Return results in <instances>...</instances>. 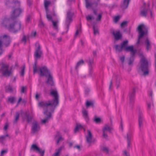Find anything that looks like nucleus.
<instances>
[{
	"mask_svg": "<svg viewBox=\"0 0 156 156\" xmlns=\"http://www.w3.org/2000/svg\"><path fill=\"white\" fill-rule=\"evenodd\" d=\"M20 8L16 9L14 10L10 18L5 17L3 20L2 25L6 28L9 31L16 33L20 30L21 23L20 21L16 20L21 12Z\"/></svg>",
	"mask_w": 156,
	"mask_h": 156,
	"instance_id": "1",
	"label": "nucleus"
},
{
	"mask_svg": "<svg viewBox=\"0 0 156 156\" xmlns=\"http://www.w3.org/2000/svg\"><path fill=\"white\" fill-rule=\"evenodd\" d=\"M50 95L54 97L51 100L41 101L38 104V106L44 109H49L51 112H54L56 107L59 104V96L56 90H51Z\"/></svg>",
	"mask_w": 156,
	"mask_h": 156,
	"instance_id": "2",
	"label": "nucleus"
},
{
	"mask_svg": "<svg viewBox=\"0 0 156 156\" xmlns=\"http://www.w3.org/2000/svg\"><path fill=\"white\" fill-rule=\"evenodd\" d=\"M40 75L41 76H45L47 78L46 83L51 86L54 85L53 77L50 74V72L47 67L43 66L39 68Z\"/></svg>",
	"mask_w": 156,
	"mask_h": 156,
	"instance_id": "3",
	"label": "nucleus"
},
{
	"mask_svg": "<svg viewBox=\"0 0 156 156\" xmlns=\"http://www.w3.org/2000/svg\"><path fill=\"white\" fill-rule=\"evenodd\" d=\"M0 71L2 75L6 77L9 76L12 73V67H9V64L6 62L2 61L0 63Z\"/></svg>",
	"mask_w": 156,
	"mask_h": 156,
	"instance_id": "4",
	"label": "nucleus"
},
{
	"mask_svg": "<svg viewBox=\"0 0 156 156\" xmlns=\"http://www.w3.org/2000/svg\"><path fill=\"white\" fill-rule=\"evenodd\" d=\"M10 42V38L9 35L6 34H2L0 35V56L2 54L4 51L2 48L3 47H8Z\"/></svg>",
	"mask_w": 156,
	"mask_h": 156,
	"instance_id": "5",
	"label": "nucleus"
},
{
	"mask_svg": "<svg viewBox=\"0 0 156 156\" xmlns=\"http://www.w3.org/2000/svg\"><path fill=\"white\" fill-rule=\"evenodd\" d=\"M139 55L141 58L140 60V66L139 69L143 72L144 75H147L148 73V62L144 57L143 54L140 53Z\"/></svg>",
	"mask_w": 156,
	"mask_h": 156,
	"instance_id": "6",
	"label": "nucleus"
},
{
	"mask_svg": "<svg viewBox=\"0 0 156 156\" xmlns=\"http://www.w3.org/2000/svg\"><path fill=\"white\" fill-rule=\"evenodd\" d=\"M93 57H89L88 59L86 60L87 63L88 67L89 75L92 76L94 71V68L95 66V62H94V58L97 57V53L95 51H93L92 52Z\"/></svg>",
	"mask_w": 156,
	"mask_h": 156,
	"instance_id": "7",
	"label": "nucleus"
},
{
	"mask_svg": "<svg viewBox=\"0 0 156 156\" xmlns=\"http://www.w3.org/2000/svg\"><path fill=\"white\" fill-rule=\"evenodd\" d=\"M137 30L139 35L137 44H138L140 43V39L144 36V34H147L148 29L147 27L144 24H141L138 26Z\"/></svg>",
	"mask_w": 156,
	"mask_h": 156,
	"instance_id": "8",
	"label": "nucleus"
},
{
	"mask_svg": "<svg viewBox=\"0 0 156 156\" xmlns=\"http://www.w3.org/2000/svg\"><path fill=\"white\" fill-rule=\"evenodd\" d=\"M73 13L71 12L70 11H69L67 12L65 22V25L66 26V28L67 30L66 32L68 31L70 24L73 21Z\"/></svg>",
	"mask_w": 156,
	"mask_h": 156,
	"instance_id": "9",
	"label": "nucleus"
},
{
	"mask_svg": "<svg viewBox=\"0 0 156 156\" xmlns=\"http://www.w3.org/2000/svg\"><path fill=\"white\" fill-rule=\"evenodd\" d=\"M144 119L142 112L141 111H139L138 114V123L139 129L141 132L144 126Z\"/></svg>",
	"mask_w": 156,
	"mask_h": 156,
	"instance_id": "10",
	"label": "nucleus"
},
{
	"mask_svg": "<svg viewBox=\"0 0 156 156\" xmlns=\"http://www.w3.org/2000/svg\"><path fill=\"white\" fill-rule=\"evenodd\" d=\"M128 41L127 40L123 41L121 44L120 45H116L115 47L116 51L119 52H121L123 49L125 50V48L127 46Z\"/></svg>",
	"mask_w": 156,
	"mask_h": 156,
	"instance_id": "11",
	"label": "nucleus"
},
{
	"mask_svg": "<svg viewBox=\"0 0 156 156\" xmlns=\"http://www.w3.org/2000/svg\"><path fill=\"white\" fill-rule=\"evenodd\" d=\"M11 2L8 1L5 2V4L8 6L13 8L19 7L20 6V2L17 0H10Z\"/></svg>",
	"mask_w": 156,
	"mask_h": 156,
	"instance_id": "12",
	"label": "nucleus"
},
{
	"mask_svg": "<svg viewBox=\"0 0 156 156\" xmlns=\"http://www.w3.org/2000/svg\"><path fill=\"white\" fill-rule=\"evenodd\" d=\"M112 128L108 124L105 125L102 129L103 137L107 139L108 136L107 134V132L108 131L110 133L111 132V131L112 129Z\"/></svg>",
	"mask_w": 156,
	"mask_h": 156,
	"instance_id": "13",
	"label": "nucleus"
},
{
	"mask_svg": "<svg viewBox=\"0 0 156 156\" xmlns=\"http://www.w3.org/2000/svg\"><path fill=\"white\" fill-rule=\"evenodd\" d=\"M43 109L44 110V114L46 115V118L45 119H43L42 120V122L43 123H45L51 117V113L53 112H51V111L49 109L46 110Z\"/></svg>",
	"mask_w": 156,
	"mask_h": 156,
	"instance_id": "14",
	"label": "nucleus"
},
{
	"mask_svg": "<svg viewBox=\"0 0 156 156\" xmlns=\"http://www.w3.org/2000/svg\"><path fill=\"white\" fill-rule=\"evenodd\" d=\"M136 92V90L135 88H133L129 93V102L131 104H133L134 101V99Z\"/></svg>",
	"mask_w": 156,
	"mask_h": 156,
	"instance_id": "15",
	"label": "nucleus"
},
{
	"mask_svg": "<svg viewBox=\"0 0 156 156\" xmlns=\"http://www.w3.org/2000/svg\"><path fill=\"white\" fill-rule=\"evenodd\" d=\"M40 129V127L36 121L33 122L32 124L31 130L33 133L39 131Z\"/></svg>",
	"mask_w": 156,
	"mask_h": 156,
	"instance_id": "16",
	"label": "nucleus"
},
{
	"mask_svg": "<svg viewBox=\"0 0 156 156\" xmlns=\"http://www.w3.org/2000/svg\"><path fill=\"white\" fill-rule=\"evenodd\" d=\"M42 54V51L41 50L40 46L38 44L37 48L35 49L34 55L36 58H40L41 57Z\"/></svg>",
	"mask_w": 156,
	"mask_h": 156,
	"instance_id": "17",
	"label": "nucleus"
},
{
	"mask_svg": "<svg viewBox=\"0 0 156 156\" xmlns=\"http://www.w3.org/2000/svg\"><path fill=\"white\" fill-rule=\"evenodd\" d=\"M92 137L93 136L90 131L89 130H87V134L86 136V137L87 142L89 146H90L92 142H94V141H92Z\"/></svg>",
	"mask_w": 156,
	"mask_h": 156,
	"instance_id": "18",
	"label": "nucleus"
},
{
	"mask_svg": "<svg viewBox=\"0 0 156 156\" xmlns=\"http://www.w3.org/2000/svg\"><path fill=\"white\" fill-rule=\"evenodd\" d=\"M146 4L144 3L143 7L141 8L140 14L141 16L144 17L147 16L148 9L145 8Z\"/></svg>",
	"mask_w": 156,
	"mask_h": 156,
	"instance_id": "19",
	"label": "nucleus"
},
{
	"mask_svg": "<svg viewBox=\"0 0 156 156\" xmlns=\"http://www.w3.org/2000/svg\"><path fill=\"white\" fill-rule=\"evenodd\" d=\"M124 50L126 51L130 52L131 55L132 56L134 55L136 51V50L134 49L133 46H127Z\"/></svg>",
	"mask_w": 156,
	"mask_h": 156,
	"instance_id": "20",
	"label": "nucleus"
},
{
	"mask_svg": "<svg viewBox=\"0 0 156 156\" xmlns=\"http://www.w3.org/2000/svg\"><path fill=\"white\" fill-rule=\"evenodd\" d=\"M32 117L30 116L29 113L26 112L23 113L22 116V119L23 121L25 119H27L28 123L31 122L32 119Z\"/></svg>",
	"mask_w": 156,
	"mask_h": 156,
	"instance_id": "21",
	"label": "nucleus"
},
{
	"mask_svg": "<svg viewBox=\"0 0 156 156\" xmlns=\"http://www.w3.org/2000/svg\"><path fill=\"white\" fill-rule=\"evenodd\" d=\"M130 0H124L121 3L120 7L122 9H127L129 5V3Z\"/></svg>",
	"mask_w": 156,
	"mask_h": 156,
	"instance_id": "22",
	"label": "nucleus"
},
{
	"mask_svg": "<svg viewBox=\"0 0 156 156\" xmlns=\"http://www.w3.org/2000/svg\"><path fill=\"white\" fill-rule=\"evenodd\" d=\"M112 34L114 35L115 39L116 40H119L122 37V35L119 30L116 32H113Z\"/></svg>",
	"mask_w": 156,
	"mask_h": 156,
	"instance_id": "23",
	"label": "nucleus"
},
{
	"mask_svg": "<svg viewBox=\"0 0 156 156\" xmlns=\"http://www.w3.org/2000/svg\"><path fill=\"white\" fill-rule=\"evenodd\" d=\"M132 138V134L131 132H129L127 133V147H130L131 143V140Z\"/></svg>",
	"mask_w": 156,
	"mask_h": 156,
	"instance_id": "24",
	"label": "nucleus"
},
{
	"mask_svg": "<svg viewBox=\"0 0 156 156\" xmlns=\"http://www.w3.org/2000/svg\"><path fill=\"white\" fill-rule=\"evenodd\" d=\"M82 112L83 117L86 121H87L89 120L87 111L85 109H84L82 110Z\"/></svg>",
	"mask_w": 156,
	"mask_h": 156,
	"instance_id": "25",
	"label": "nucleus"
},
{
	"mask_svg": "<svg viewBox=\"0 0 156 156\" xmlns=\"http://www.w3.org/2000/svg\"><path fill=\"white\" fill-rule=\"evenodd\" d=\"M145 43L146 45V49L147 51H148L151 48V42L150 41L149 39L147 38L145 41Z\"/></svg>",
	"mask_w": 156,
	"mask_h": 156,
	"instance_id": "26",
	"label": "nucleus"
},
{
	"mask_svg": "<svg viewBox=\"0 0 156 156\" xmlns=\"http://www.w3.org/2000/svg\"><path fill=\"white\" fill-rule=\"evenodd\" d=\"M101 150L102 151L106 153V154H109V148L108 147L105 146H103L101 147Z\"/></svg>",
	"mask_w": 156,
	"mask_h": 156,
	"instance_id": "27",
	"label": "nucleus"
},
{
	"mask_svg": "<svg viewBox=\"0 0 156 156\" xmlns=\"http://www.w3.org/2000/svg\"><path fill=\"white\" fill-rule=\"evenodd\" d=\"M30 149L31 150L37 151L39 150V148L36 144H33L32 145Z\"/></svg>",
	"mask_w": 156,
	"mask_h": 156,
	"instance_id": "28",
	"label": "nucleus"
},
{
	"mask_svg": "<svg viewBox=\"0 0 156 156\" xmlns=\"http://www.w3.org/2000/svg\"><path fill=\"white\" fill-rule=\"evenodd\" d=\"M62 147H60L58 149H56L55 151H56L52 156H59V153L62 150Z\"/></svg>",
	"mask_w": 156,
	"mask_h": 156,
	"instance_id": "29",
	"label": "nucleus"
},
{
	"mask_svg": "<svg viewBox=\"0 0 156 156\" xmlns=\"http://www.w3.org/2000/svg\"><path fill=\"white\" fill-rule=\"evenodd\" d=\"M83 128V127L81 125L77 124L74 130V132L76 133L78 131L79 129H82Z\"/></svg>",
	"mask_w": 156,
	"mask_h": 156,
	"instance_id": "30",
	"label": "nucleus"
},
{
	"mask_svg": "<svg viewBox=\"0 0 156 156\" xmlns=\"http://www.w3.org/2000/svg\"><path fill=\"white\" fill-rule=\"evenodd\" d=\"M16 98L14 97H9L8 98V101L11 103L13 104L15 101Z\"/></svg>",
	"mask_w": 156,
	"mask_h": 156,
	"instance_id": "31",
	"label": "nucleus"
},
{
	"mask_svg": "<svg viewBox=\"0 0 156 156\" xmlns=\"http://www.w3.org/2000/svg\"><path fill=\"white\" fill-rule=\"evenodd\" d=\"M6 92L12 93L13 92V89L12 87L10 86H6Z\"/></svg>",
	"mask_w": 156,
	"mask_h": 156,
	"instance_id": "32",
	"label": "nucleus"
},
{
	"mask_svg": "<svg viewBox=\"0 0 156 156\" xmlns=\"http://www.w3.org/2000/svg\"><path fill=\"white\" fill-rule=\"evenodd\" d=\"M9 136L8 134L2 136H0V142L2 143H3V141L5 140L6 138Z\"/></svg>",
	"mask_w": 156,
	"mask_h": 156,
	"instance_id": "33",
	"label": "nucleus"
},
{
	"mask_svg": "<svg viewBox=\"0 0 156 156\" xmlns=\"http://www.w3.org/2000/svg\"><path fill=\"white\" fill-rule=\"evenodd\" d=\"M84 63V61L83 60H81L79 61L77 63V64L75 67V69L76 70H77L79 66H80L81 64H83Z\"/></svg>",
	"mask_w": 156,
	"mask_h": 156,
	"instance_id": "34",
	"label": "nucleus"
},
{
	"mask_svg": "<svg viewBox=\"0 0 156 156\" xmlns=\"http://www.w3.org/2000/svg\"><path fill=\"white\" fill-rule=\"evenodd\" d=\"M20 114L19 112H17L16 113V116L15 118V120L14 121V123H16L19 118Z\"/></svg>",
	"mask_w": 156,
	"mask_h": 156,
	"instance_id": "35",
	"label": "nucleus"
},
{
	"mask_svg": "<svg viewBox=\"0 0 156 156\" xmlns=\"http://www.w3.org/2000/svg\"><path fill=\"white\" fill-rule=\"evenodd\" d=\"M85 1L86 4V6L87 8L91 7L93 3H89L88 2V0H85Z\"/></svg>",
	"mask_w": 156,
	"mask_h": 156,
	"instance_id": "36",
	"label": "nucleus"
},
{
	"mask_svg": "<svg viewBox=\"0 0 156 156\" xmlns=\"http://www.w3.org/2000/svg\"><path fill=\"white\" fill-rule=\"evenodd\" d=\"M37 62H35L33 65V73L34 74L37 71Z\"/></svg>",
	"mask_w": 156,
	"mask_h": 156,
	"instance_id": "37",
	"label": "nucleus"
},
{
	"mask_svg": "<svg viewBox=\"0 0 156 156\" xmlns=\"http://www.w3.org/2000/svg\"><path fill=\"white\" fill-rule=\"evenodd\" d=\"M93 29L94 30V34H96L98 33V29L97 27L94 25L93 26Z\"/></svg>",
	"mask_w": 156,
	"mask_h": 156,
	"instance_id": "38",
	"label": "nucleus"
},
{
	"mask_svg": "<svg viewBox=\"0 0 156 156\" xmlns=\"http://www.w3.org/2000/svg\"><path fill=\"white\" fill-rule=\"evenodd\" d=\"M50 2L49 1H47L46 0H45L44 1V5L46 9H47L48 7V6L50 4Z\"/></svg>",
	"mask_w": 156,
	"mask_h": 156,
	"instance_id": "39",
	"label": "nucleus"
},
{
	"mask_svg": "<svg viewBox=\"0 0 156 156\" xmlns=\"http://www.w3.org/2000/svg\"><path fill=\"white\" fill-rule=\"evenodd\" d=\"M37 152H38L40 154L41 156H44L45 150H42L41 149L39 148V150L37 151Z\"/></svg>",
	"mask_w": 156,
	"mask_h": 156,
	"instance_id": "40",
	"label": "nucleus"
},
{
	"mask_svg": "<svg viewBox=\"0 0 156 156\" xmlns=\"http://www.w3.org/2000/svg\"><path fill=\"white\" fill-rule=\"evenodd\" d=\"M94 121L96 123H100L101 122V119L99 118L95 117L94 119Z\"/></svg>",
	"mask_w": 156,
	"mask_h": 156,
	"instance_id": "41",
	"label": "nucleus"
},
{
	"mask_svg": "<svg viewBox=\"0 0 156 156\" xmlns=\"http://www.w3.org/2000/svg\"><path fill=\"white\" fill-rule=\"evenodd\" d=\"M86 106L87 107H89L93 105V102H90L88 101H87L86 102Z\"/></svg>",
	"mask_w": 156,
	"mask_h": 156,
	"instance_id": "42",
	"label": "nucleus"
},
{
	"mask_svg": "<svg viewBox=\"0 0 156 156\" xmlns=\"http://www.w3.org/2000/svg\"><path fill=\"white\" fill-rule=\"evenodd\" d=\"M25 66H24L21 70V71L20 72V74L21 76H23L24 74V70L25 69Z\"/></svg>",
	"mask_w": 156,
	"mask_h": 156,
	"instance_id": "43",
	"label": "nucleus"
},
{
	"mask_svg": "<svg viewBox=\"0 0 156 156\" xmlns=\"http://www.w3.org/2000/svg\"><path fill=\"white\" fill-rule=\"evenodd\" d=\"M120 17L119 16H116L114 18V21L115 23H117Z\"/></svg>",
	"mask_w": 156,
	"mask_h": 156,
	"instance_id": "44",
	"label": "nucleus"
},
{
	"mask_svg": "<svg viewBox=\"0 0 156 156\" xmlns=\"http://www.w3.org/2000/svg\"><path fill=\"white\" fill-rule=\"evenodd\" d=\"M51 22L53 23V25L54 27V28L55 29H57V22L55 21H54L53 20H51Z\"/></svg>",
	"mask_w": 156,
	"mask_h": 156,
	"instance_id": "45",
	"label": "nucleus"
},
{
	"mask_svg": "<svg viewBox=\"0 0 156 156\" xmlns=\"http://www.w3.org/2000/svg\"><path fill=\"white\" fill-rule=\"evenodd\" d=\"M127 23V22L126 21L122 22L120 24V27H124L126 26Z\"/></svg>",
	"mask_w": 156,
	"mask_h": 156,
	"instance_id": "46",
	"label": "nucleus"
},
{
	"mask_svg": "<svg viewBox=\"0 0 156 156\" xmlns=\"http://www.w3.org/2000/svg\"><path fill=\"white\" fill-rule=\"evenodd\" d=\"M102 17V14L101 13L99 14L97 18H96V20L97 21H99L101 20Z\"/></svg>",
	"mask_w": 156,
	"mask_h": 156,
	"instance_id": "47",
	"label": "nucleus"
},
{
	"mask_svg": "<svg viewBox=\"0 0 156 156\" xmlns=\"http://www.w3.org/2000/svg\"><path fill=\"white\" fill-rule=\"evenodd\" d=\"M47 18L48 19V20H51L52 19V17L49 14H48L47 12Z\"/></svg>",
	"mask_w": 156,
	"mask_h": 156,
	"instance_id": "48",
	"label": "nucleus"
},
{
	"mask_svg": "<svg viewBox=\"0 0 156 156\" xmlns=\"http://www.w3.org/2000/svg\"><path fill=\"white\" fill-rule=\"evenodd\" d=\"M21 42L25 44L26 42V37L25 35H24L21 39Z\"/></svg>",
	"mask_w": 156,
	"mask_h": 156,
	"instance_id": "49",
	"label": "nucleus"
},
{
	"mask_svg": "<svg viewBox=\"0 0 156 156\" xmlns=\"http://www.w3.org/2000/svg\"><path fill=\"white\" fill-rule=\"evenodd\" d=\"M63 140V139L62 138V137L61 136H60L58 138V140L57 141V142H56L57 144H58L59 143V141H62Z\"/></svg>",
	"mask_w": 156,
	"mask_h": 156,
	"instance_id": "50",
	"label": "nucleus"
},
{
	"mask_svg": "<svg viewBox=\"0 0 156 156\" xmlns=\"http://www.w3.org/2000/svg\"><path fill=\"white\" fill-rule=\"evenodd\" d=\"M94 17H93L90 15H88L86 17V19L88 21L91 20L92 19H94Z\"/></svg>",
	"mask_w": 156,
	"mask_h": 156,
	"instance_id": "51",
	"label": "nucleus"
},
{
	"mask_svg": "<svg viewBox=\"0 0 156 156\" xmlns=\"http://www.w3.org/2000/svg\"><path fill=\"white\" fill-rule=\"evenodd\" d=\"M39 26L41 27H43L44 26V24L43 22L42 21H41L39 24Z\"/></svg>",
	"mask_w": 156,
	"mask_h": 156,
	"instance_id": "52",
	"label": "nucleus"
},
{
	"mask_svg": "<svg viewBox=\"0 0 156 156\" xmlns=\"http://www.w3.org/2000/svg\"><path fill=\"white\" fill-rule=\"evenodd\" d=\"M124 153L123 155L124 156H130L129 154V153H127L126 151L125 150L123 151Z\"/></svg>",
	"mask_w": 156,
	"mask_h": 156,
	"instance_id": "53",
	"label": "nucleus"
},
{
	"mask_svg": "<svg viewBox=\"0 0 156 156\" xmlns=\"http://www.w3.org/2000/svg\"><path fill=\"white\" fill-rule=\"evenodd\" d=\"M120 60L122 62V63H123L125 59V56H122L120 57Z\"/></svg>",
	"mask_w": 156,
	"mask_h": 156,
	"instance_id": "54",
	"label": "nucleus"
},
{
	"mask_svg": "<svg viewBox=\"0 0 156 156\" xmlns=\"http://www.w3.org/2000/svg\"><path fill=\"white\" fill-rule=\"evenodd\" d=\"M90 91V90L88 88H87L85 90V94H86L87 95L89 92Z\"/></svg>",
	"mask_w": 156,
	"mask_h": 156,
	"instance_id": "55",
	"label": "nucleus"
},
{
	"mask_svg": "<svg viewBox=\"0 0 156 156\" xmlns=\"http://www.w3.org/2000/svg\"><path fill=\"white\" fill-rule=\"evenodd\" d=\"M30 15H28L27 16V18L26 19V22L27 23H29V22L30 20Z\"/></svg>",
	"mask_w": 156,
	"mask_h": 156,
	"instance_id": "56",
	"label": "nucleus"
},
{
	"mask_svg": "<svg viewBox=\"0 0 156 156\" xmlns=\"http://www.w3.org/2000/svg\"><path fill=\"white\" fill-rule=\"evenodd\" d=\"M7 152V151L6 150H2L0 156H2L5 153H6Z\"/></svg>",
	"mask_w": 156,
	"mask_h": 156,
	"instance_id": "57",
	"label": "nucleus"
},
{
	"mask_svg": "<svg viewBox=\"0 0 156 156\" xmlns=\"http://www.w3.org/2000/svg\"><path fill=\"white\" fill-rule=\"evenodd\" d=\"M119 80H117V79L116 82V88H118L119 86Z\"/></svg>",
	"mask_w": 156,
	"mask_h": 156,
	"instance_id": "58",
	"label": "nucleus"
},
{
	"mask_svg": "<svg viewBox=\"0 0 156 156\" xmlns=\"http://www.w3.org/2000/svg\"><path fill=\"white\" fill-rule=\"evenodd\" d=\"M27 2L29 6H30L32 3V1L31 0H27Z\"/></svg>",
	"mask_w": 156,
	"mask_h": 156,
	"instance_id": "59",
	"label": "nucleus"
},
{
	"mask_svg": "<svg viewBox=\"0 0 156 156\" xmlns=\"http://www.w3.org/2000/svg\"><path fill=\"white\" fill-rule=\"evenodd\" d=\"M79 32H80V29L79 30L78 29L76 30L75 35V37L78 34Z\"/></svg>",
	"mask_w": 156,
	"mask_h": 156,
	"instance_id": "60",
	"label": "nucleus"
},
{
	"mask_svg": "<svg viewBox=\"0 0 156 156\" xmlns=\"http://www.w3.org/2000/svg\"><path fill=\"white\" fill-rule=\"evenodd\" d=\"M134 60L133 59H130L128 62V64L129 65H131L132 63L133 62Z\"/></svg>",
	"mask_w": 156,
	"mask_h": 156,
	"instance_id": "61",
	"label": "nucleus"
},
{
	"mask_svg": "<svg viewBox=\"0 0 156 156\" xmlns=\"http://www.w3.org/2000/svg\"><path fill=\"white\" fill-rule=\"evenodd\" d=\"M25 88L24 87H23V86L22 87L21 91V93H25Z\"/></svg>",
	"mask_w": 156,
	"mask_h": 156,
	"instance_id": "62",
	"label": "nucleus"
},
{
	"mask_svg": "<svg viewBox=\"0 0 156 156\" xmlns=\"http://www.w3.org/2000/svg\"><path fill=\"white\" fill-rule=\"evenodd\" d=\"M98 10L97 9H93V13L95 15H97V14Z\"/></svg>",
	"mask_w": 156,
	"mask_h": 156,
	"instance_id": "63",
	"label": "nucleus"
},
{
	"mask_svg": "<svg viewBox=\"0 0 156 156\" xmlns=\"http://www.w3.org/2000/svg\"><path fill=\"white\" fill-rule=\"evenodd\" d=\"M8 126V124L7 123H6L5 124V126L4 127V129L5 130H6L7 129Z\"/></svg>",
	"mask_w": 156,
	"mask_h": 156,
	"instance_id": "64",
	"label": "nucleus"
}]
</instances>
